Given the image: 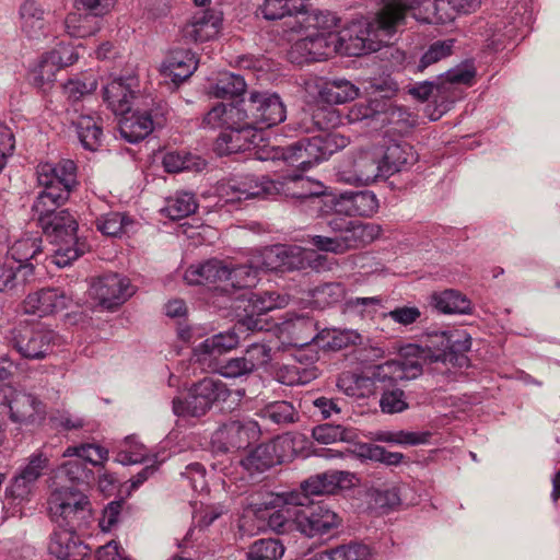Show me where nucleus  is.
<instances>
[{
  "label": "nucleus",
  "mask_w": 560,
  "mask_h": 560,
  "mask_svg": "<svg viewBox=\"0 0 560 560\" xmlns=\"http://www.w3.org/2000/svg\"><path fill=\"white\" fill-rule=\"evenodd\" d=\"M259 415L262 419L277 425L293 424L300 419L298 408L288 400L269 402L260 409Z\"/></svg>",
  "instance_id": "c03bdc74"
},
{
  "label": "nucleus",
  "mask_w": 560,
  "mask_h": 560,
  "mask_svg": "<svg viewBox=\"0 0 560 560\" xmlns=\"http://www.w3.org/2000/svg\"><path fill=\"white\" fill-rule=\"evenodd\" d=\"M132 221L124 213L109 212L96 219L97 230L107 236H118Z\"/></svg>",
  "instance_id": "0e129e2a"
},
{
  "label": "nucleus",
  "mask_w": 560,
  "mask_h": 560,
  "mask_svg": "<svg viewBox=\"0 0 560 560\" xmlns=\"http://www.w3.org/2000/svg\"><path fill=\"white\" fill-rule=\"evenodd\" d=\"M245 91L246 82L243 77L224 72L219 75L209 93L217 98H233L241 96Z\"/></svg>",
  "instance_id": "de8ad7c7"
},
{
  "label": "nucleus",
  "mask_w": 560,
  "mask_h": 560,
  "mask_svg": "<svg viewBox=\"0 0 560 560\" xmlns=\"http://www.w3.org/2000/svg\"><path fill=\"white\" fill-rule=\"evenodd\" d=\"M59 70V66L49 58V52H46L32 71V82L37 88L46 90L56 80Z\"/></svg>",
  "instance_id": "680f3d73"
},
{
  "label": "nucleus",
  "mask_w": 560,
  "mask_h": 560,
  "mask_svg": "<svg viewBox=\"0 0 560 560\" xmlns=\"http://www.w3.org/2000/svg\"><path fill=\"white\" fill-rule=\"evenodd\" d=\"M308 252L296 245H276L264 253V265L269 270L292 271L304 269Z\"/></svg>",
  "instance_id": "4be33fe9"
},
{
  "label": "nucleus",
  "mask_w": 560,
  "mask_h": 560,
  "mask_svg": "<svg viewBox=\"0 0 560 560\" xmlns=\"http://www.w3.org/2000/svg\"><path fill=\"white\" fill-rule=\"evenodd\" d=\"M197 209V202L191 192H177L166 199L163 211L172 220H179L194 213Z\"/></svg>",
  "instance_id": "5fc2aeb1"
},
{
  "label": "nucleus",
  "mask_w": 560,
  "mask_h": 560,
  "mask_svg": "<svg viewBox=\"0 0 560 560\" xmlns=\"http://www.w3.org/2000/svg\"><path fill=\"white\" fill-rule=\"evenodd\" d=\"M165 122L163 107L159 105L155 109L136 112L124 117L119 122L121 137L130 143H137L148 137L155 128L162 127Z\"/></svg>",
  "instance_id": "6ab92c4d"
},
{
  "label": "nucleus",
  "mask_w": 560,
  "mask_h": 560,
  "mask_svg": "<svg viewBox=\"0 0 560 560\" xmlns=\"http://www.w3.org/2000/svg\"><path fill=\"white\" fill-rule=\"evenodd\" d=\"M341 524L339 515L324 502H299L298 530L308 538L330 534Z\"/></svg>",
  "instance_id": "9b49d317"
},
{
  "label": "nucleus",
  "mask_w": 560,
  "mask_h": 560,
  "mask_svg": "<svg viewBox=\"0 0 560 560\" xmlns=\"http://www.w3.org/2000/svg\"><path fill=\"white\" fill-rule=\"evenodd\" d=\"M255 129L249 126L229 128L220 133L214 149L219 155H229L246 151L256 142Z\"/></svg>",
  "instance_id": "c756f323"
},
{
  "label": "nucleus",
  "mask_w": 560,
  "mask_h": 560,
  "mask_svg": "<svg viewBox=\"0 0 560 560\" xmlns=\"http://www.w3.org/2000/svg\"><path fill=\"white\" fill-rule=\"evenodd\" d=\"M348 477L349 475L345 471H326L305 480L302 483V489L306 494L334 493L348 480Z\"/></svg>",
  "instance_id": "37998d69"
},
{
  "label": "nucleus",
  "mask_w": 560,
  "mask_h": 560,
  "mask_svg": "<svg viewBox=\"0 0 560 560\" xmlns=\"http://www.w3.org/2000/svg\"><path fill=\"white\" fill-rule=\"evenodd\" d=\"M49 516L58 527L80 528L91 517V503L85 494L71 488H59L48 500Z\"/></svg>",
  "instance_id": "39448f33"
},
{
  "label": "nucleus",
  "mask_w": 560,
  "mask_h": 560,
  "mask_svg": "<svg viewBox=\"0 0 560 560\" xmlns=\"http://www.w3.org/2000/svg\"><path fill=\"white\" fill-rule=\"evenodd\" d=\"M37 183L43 188H54L67 195L77 186V165L71 160H61L58 163L43 162L36 167Z\"/></svg>",
  "instance_id": "f3484780"
},
{
  "label": "nucleus",
  "mask_w": 560,
  "mask_h": 560,
  "mask_svg": "<svg viewBox=\"0 0 560 560\" xmlns=\"http://www.w3.org/2000/svg\"><path fill=\"white\" fill-rule=\"evenodd\" d=\"M195 55L189 50L172 51L162 66V72L178 84L188 79L197 69Z\"/></svg>",
  "instance_id": "473e14b6"
},
{
  "label": "nucleus",
  "mask_w": 560,
  "mask_h": 560,
  "mask_svg": "<svg viewBox=\"0 0 560 560\" xmlns=\"http://www.w3.org/2000/svg\"><path fill=\"white\" fill-rule=\"evenodd\" d=\"M430 305L443 314H470L472 311L470 300L454 289L433 292L430 296Z\"/></svg>",
  "instance_id": "f704fd0d"
},
{
  "label": "nucleus",
  "mask_w": 560,
  "mask_h": 560,
  "mask_svg": "<svg viewBox=\"0 0 560 560\" xmlns=\"http://www.w3.org/2000/svg\"><path fill=\"white\" fill-rule=\"evenodd\" d=\"M258 436V427L254 421L241 422L237 420L222 424L215 432L218 441L213 445L223 452L246 448Z\"/></svg>",
  "instance_id": "aec40b11"
},
{
  "label": "nucleus",
  "mask_w": 560,
  "mask_h": 560,
  "mask_svg": "<svg viewBox=\"0 0 560 560\" xmlns=\"http://www.w3.org/2000/svg\"><path fill=\"white\" fill-rule=\"evenodd\" d=\"M415 348H411V354L417 357V360L401 359L390 360L380 364L373 369V375L377 383H396L404 380H413L422 373V365L420 359L415 354Z\"/></svg>",
  "instance_id": "a878e982"
},
{
  "label": "nucleus",
  "mask_w": 560,
  "mask_h": 560,
  "mask_svg": "<svg viewBox=\"0 0 560 560\" xmlns=\"http://www.w3.org/2000/svg\"><path fill=\"white\" fill-rule=\"evenodd\" d=\"M296 23L299 24V31L339 33L340 19L330 11L314 10L312 12H301ZM291 30L298 31L295 25H292Z\"/></svg>",
  "instance_id": "c9c22d12"
},
{
  "label": "nucleus",
  "mask_w": 560,
  "mask_h": 560,
  "mask_svg": "<svg viewBox=\"0 0 560 560\" xmlns=\"http://www.w3.org/2000/svg\"><path fill=\"white\" fill-rule=\"evenodd\" d=\"M70 195H67L66 189L65 192H59L54 188H44L38 194L32 206V211L38 221V224H42L43 219L52 218V215L58 212L57 209L65 205Z\"/></svg>",
  "instance_id": "ea45409f"
},
{
  "label": "nucleus",
  "mask_w": 560,
  "mask_h": 560,
  "mask_svg": "<svg viewBox=\"0 0 560 560\" xmlns=\"http://www.w3.org/2000/svg\"><path fill=\"white\" fill-rule=\"evenodd\" d=\"M279 464L290 462L298 455H302L307 446L303 434L284 433L270 441Z\"/></svg>",
  "instance_id": "79ce46f5"
},
{
  "label": "nucleus",
  "mask_w": 560,
  "mask_h": 560,
  "mask_svg": "<svg viewBox=\"0 0 560 560\" xmlns=\"http://www.w3.org/2000/svg\"><path fill=\"white\" fill-rule=\"evenodd\" d=\"M22 32L32 39H38L47 34L45 11L34 1L26 0L20 8Z\"/></svg>",
  "instance_id": "e433bc0d"
},
{
  "label": "nucleus",
  "mask_w": 560,
  "mask_h": 560,
  "mask_svg": "<svg viewBox=\"0 0 560 560\" xmlns=\"http://www.w3.org/2000/svg\"><path fill=\"white\" fill-rule=\"evenodd\" d=\"M327 224L331 232L341 238L346 252L371 244L382 233V228L378 224L351 221L339 217L330 218Z\"/></svg>",
  "instance_id": "4468645a"
},
{
  "label": "nucleus",
  "mask_w": 560,
  "mask_h": 560,
  "mask_svg": "<svg viewBox=\"0 0 560 560\" xmlns=\"http://www.w3.org/2000/svg\"><path fill=\"white\" fill-rule=\"evenodd\" d=\"M229 396L230 389L225 383L219 378L205 377L190 387L185 399H173V411L176 416L201 417L217 402L225 401Z\"/></svg>",
  "instance_id": "0eeeda50"
},
{
  "label": "nucleus",
  "mask_w": 560,
  "mask_h": 560,
  "mask_svg": "<svg viewBox=\"0 0 560 560\" xmlns=\"http://www.w3.org/2000/svg\"><path fill=\"white\" fill-rule=\"evenodd\" d=\"M338 177L347 184L369 185L380 177H387L382 161V148L361 150L343 163Z\"/></svg>",
  "instance_id": "1a4fd4ad"
},
{
  "label": "nucleus",
  "mask_w": 560,
  "mask_h": 560,
  "mask_svg": "<svg viewBox=\"0 0 560 560\" xmlns=\"http://www.w3.org/2000/svg\"><path fill=\"white\" fill-rule=\"evenodd\" d=\"M389 103L385 98H373L368 102L355 103L350 107L347 119L350 124L369 119H378L388 110Z\"/></svg>",
  "instance_id": "49530a36"
},
{
  "label": "nucleus",
  "mask_w": 560,
  "mask_h": 560,
  "mask_svg": "<svg viewBox=\"0 0 560 560\" xmlns=\"http://www.w3.org/2000/svg\"><path fill=\"white\" fill-rule=\"evenodd\" d=\"M77 133L82 145L95 151L102 143V127L92 116H80L75 122Z\"/></svg>",
  "instance_id": "603ef678"
},
{
  "label": "nucleus",
  "mask_w": 560,
  "mask_h": 560,
  "mask_svg": "<svg viewBox=\"0 0 560 560\" xmlns=\"http://www.w3.org/2000/svg\"><path fill=\"white\" fill-rule=\"evenodd\" d=\"M5 340L22 358L43 360L52 352L58 334L45 326L20 324L8 331Z\"/></svg>",
  "instance_id": "6e6552de"
},
{
  "label": "nucleus",
  "mask_w": 560,
  "mask_h": 560,
  "mask_svg": "<svg viewBox=\"0 0 560 560\" xmlns=\"http://www.w3.org/2000/svg\"><path fill=\"white\" fill-rule=\"evenodd\" d=\"M138 88V79L133 75L113 79L103 88V100L114 114L125 115L130 112Z\"/></svg>",
  "instance_id": "5701e85b"
},
{
  "label": "nucleus",
  "mask_w": 560,
  "mask_h": 560,
  "mask_svg": "<svg viewBox=\"0 0 560 560\" xmlns=\"http://www.w3.org/2000/svg\"><path fill=\"white\" fill-rule=\"evenodd\" d=\"M283 330L291 335L290 343L294 347L302 348L317 340L314 335V324L310 318L296 317L294 320L285 322Z\"/></svg>",
  "instance_id": "864d4df0"
},
{
  "label": "nucleus",
  "mask_w": 560,
  "mask_h": 560,
  "mask_svg": "<svg viewBox=\"0 0 560 560\" xmlns=\"http://www.w3.org/2000/svg\"><path fill=\"white\" fill-rule=\"evenodd\" d=\"M90 293L100 305L110 310L125 303L135 293V289L128 278L112 273L94 281Z\"/></svg>",
  "instance_id": "dca6fc26"
},
{
  "label": "nucleus",
  "mask_w": 560,
  "mask_h": 560,
  "mask_svg": "<svg viewBox=\"0 0 560 560\" xmlns=\"http://www.w3.org/2000/svg\"><path fill=\"white\" fill-rule=\"evenodd\" d=\"M247 98H242L235 104H225V124L226 129L237 128L243 126L252 127L249 119L248 106H246Z\"/></svg>",
  "instance_id": "774afa93"
},
{
  "label": "nucleus",
  "mask_w": 560,
  "mask_h": 560,
  "mask_svg": "<svg viewBox=\"0 0 560 560\" xmlns=\"http://www.w3.org/2000/svg\"><path fill=\"white\" fill-rule=\"evenodd\" d=\"M48 464L49 458L44 453L32 454L28 457L27 464L20 469V472L7 488V493L15 499L26 498L31 493L33 485L48 467Z\"/></svg>",
  "instance_id": "393cba45"
},
{
  "label": "nucleus",
  "mask_w": 560,
  "mask_h": 560,
  "mask_svg": "<svg viewBox=\"0 0 560 560\" xmlns=\"http://www.w3.org/2000/svg\"><path fill=\"white\" fill-rule=\"evenodd\" d=\"M319 97L328 104H342L354 100L359 89L346 79L325 81L318 91Z\"/></svg>",
  "instance_id": "a19ab883"
},
{
  "label": "nucleus",
  "mask_w": 560,
  "mask_h": 560,
  "mask_svg": "<svg viewBox=\"0 0 560 560\" xmlns=\"http://www.w3.org/2000/svg\"><path fill=\"white\" fill-rule=\"evenodd\" d=\"M317 343L329 350H341L361 340L360 334L352 329H326L316 335Z\"/></svg>",
  "instance_id": "09e8293b"
},
{
  "label": "nucleus",
  "mask_w": 560,
  "mask_h": 560,
  "mask_svg": "<svg viewBox=\"0 0 560 560\" xmlns=\"http://www.w3.org/2000/svg\"><path fill=\"white\" fill-rule=\"evenodd\" d=\"M97 88L96 77L92 73H85L80 78L68 80L63 85L66 96L77 102L88 94H91Z\"/></svg>",
  "instance_id": "e2e57ef3"
},
{
  "label": "nucleus",
  "mask_w": 560,
  "mask_h": 560,
  "mask_svg": "<svg viewBox=\"0 0 560 560\" xmlns=\"http://www.w3.org/2000/svg\"><path fill=\"white\" fill-rule=\"evenodd\" d=\"M481 0H417L408 7L410 16L427 24H444L454 19V12L468 13Z\"/></svg>",
  "instance_id": "9d476101"
},
{
  "label": "nucleus",
  "mask_w": 560,
  "mask_h": 560,
  "mask_svg": "<svg viewBox=\"0 0 560 560\" xmlns=\"http://www.w3.org/2000/svg\"><path fill=\"white\" fill-rule=\"evenodd\" d=\"M454 39L436 40L429 46L422 55L418 69L424 70L427 67L439 62L440 60L448 57L453 52Z\"/></svg>",
  "instance_id": "69168bd1"
},
{
  "label": "nucleus",
  "mask_w": 560,
  "mask_h": 560,
  "mask_svg": "<svg viewBox=\"0 0 560 560\" xmlns=\"http://www.w3.org/2000/svg\"><path fill=\"white\" fill-rule=\"evenodd\" d=\"M417 0H387L373 21L351 22L337 33L340 54L361 56L380 49L382 44L411 18L408 7Z\"/></svg>",
  "instance_id": "f257e3e1"
},
{
  "label": "nucleus",
  "mask_w": 560,
  "mask_h": 560,
  "mask_svg": "<svg viewBox=\"0 0 560 560\" xmlns=\"http://www.w3.org/2000/svg\"><path fill=\"white\" fill-rule=\"evenodd\" d=\"M382 161L388 177L412 166L418 161V154L407 142L392 143L385 150L382 148Z\"/></svg>",
  "instance_id": "2f4dec72"
},
{
  "label": "nucleus",
  "mask_w": 560,
  "mask_h": 560,
  "mask_svg": "<svg viewBox=\"0 0 560 560\" xmlns=\"http://www.w3.org/2000/svg\"><path fill=\"white\" fill-rule=\"evenodd\" d=\"M40 228L56 246L51 261L60 268L71 265L90 250L88 242L78 237V222L68 210H60L52 218L43 219Z\"/></svg>",
  "instance_id": "7ed1b4c3"
},
{
  "label": "nucleus",
  "mask_w": 560,
  "mask_h": 560,
  "mask_svg": "<svg viewBox=\"0 0 560 560\" xmlns=\"http://www.w3.org/2000/svg\"><path fill=\"white\" fill-rule=\"evenodd\" d=\"M281 501V498L277 497L268 503L265 502L264 505L266 506V509H268L269 505L281 506L280 509L269 514L268 526L279 534H284L292 530L293 527L298 529L299 502H284L280 504Z\"/></svg>",
  "instance_id": "72a5a7b5"
},
{
  "label": "nucleus",
  "mask_w": 560,
  "mask_h": 560,
  "mask_svg": "<svg viewBox=\"0 0 560 560\" xmlns=\"http://www.w3.org/2000/svg\"><path fill=\"white\" fill-rule=\"evenodd\" d=\"M222 19L213 11L196 13L183 28V36L195 43L211 40L220 32Z\"/></svg>",
  "instance_id": "c85d7f7f"
},
{
  "label": "nucleus",
  "mask_w": 560,
  "mask_h": 560,
  "mask_svg": "<svg viewBox=\"0 0 560 560\" xmlns=\"http://www.w3.org/2000/svg\"><path fill=\"white\" fill-rule=\"evenodd\" d=\"M71 298L59 288H46L26 296L23 303L27 314L46 316L69 307Z\"/></svg>",
  "instance_id": "412c9836"
},
{
  "label": "nucleus",
  "mask_w": 560,
  "mask_h": 560,
  "mask_svg": "<svg viewBox=\"0 0 560 560\" xmlns=\"http://www.w3.org/2000/svg\"><path fill=\"white\" fill-rule=\"evenodd\" d=\"M325 187L320 182L314 180L301 174H289L269 179L262 176H245L243 180H231L223 191L228 202L246 200L249 198H271L283 196L285 198L311 201L319 207L324 205Z\"/></svg>",
  "instance_id": "f03ea898"
},
{
  "label": "nucleus",
  "mask_w": 560,
  "mask_h": 560,
  "mask_svg": "<svg viewBox=\"0 0 560 560\" xmlns=\"http://www.w3.org/2000/svg\"><path fill=\"white\" fill-rule=\"evenodd\" d=\"M312 435L317 442L323 444L336 442L354 443L359 438L355 429L330 423L315 427Z\"/></svg>",
  "instance_id": "a18cd8bd"
},
{
  "label": "nucleus",
  "mask_w": 560,
  "mask_h": 560,
  "mask_svg": "<svg viewBox=\"0 0 560 560\" xmlns=\"http://www.w3.org/2000/svg\"><path fill=\"white\" fill-rule=\"evenodd\" d=\"M77 528L58 527L50 536L48 550L60 560H84L89 547L75 533Z\"/></svg>",
  "instance_id": "b1692460"
},
{
  "label": "nucleus",
  "mask_w": 560,
  "mask_h": 560,
  "mask_svg": "<svg viewBox=\"0 0 560 560\" xmlns=\"http://www.w3.org/2000/svg\"><path fill=\"white\" fill-rule=\"evenodd\" d=\"M246 106L249 112V124L255 130L276 126L287 117L285 106L276 93L252 91Z\"/></svg>",
  "instance_id": "f8f14e48"
},
{
  "label": "nucleus",
  "mask_w": 560,
  "mask_h": 560,
  "mask_svg": "<svg viewBox=\"0 0 560 560\" xmlns=\"http://www.w3.org/2000/svg\"><path fill=\"white\" fill-rule=\"evenodd\" d=\"M377 383L373 373L368 375L343 372L337 381L338 388L349 397L366 398L375 394Z\"/></svg>",
  "instance_id": "4c0bfd02"
},
{
  "label": "nucleus",
  "mask_w": 560,
  "mask_h": 560,
  "mask_svg": "<svg viewBox=\"0 0 560 560\" xmlns=\"http://www.w3.org/2000/svg\"><path fill=\"white\" fill-rule=\"evenodd\" d=\"M258 320L247 316L238 320L231 330L213 335L194 348L192 359L202 369L217 370L218 358L225 352L235 349L241 340L240 332L245 330H260Z\"/></svg>",
  "instance_id": "423d86ee"
},
{
  "label": "nucleus",
  "mask_w": 560,
  "mask_h": 560,
  "mask_svg": "<svg viewBox=\"0 0 560 560\" xmlns=\"http://www.w3.org/2000/svg\"><path fill=\"white\" fill-rule=\"evenodd\" d=\"M100 15L91 12H70L65 19V30L71 37L83 38L94 35L101 28Z\"/></svg>",
  "instance_id": "58836bf2"
},
{
  "label": "nucleus",
  "mask_w": 560,
  "mask_h": 560,
  "mask_svg": "<svg viewBox=\"0 0 560 560\" xmlns=\"http://www.w3.org/2000/svg\"><path fill=\"white\" fill-rule=\"evenodd\" d=\"M305 0H266L261 12L267 20H278L284 16H291L295 13L301 14Z\"/></svg>",
  "instance_id": "4d7b16f0"
},
{
  "label": "nucleus",
  "mask_w": 560,
  "mask_h": 560,
  "mask_svg": "<svg viewBox=\"0 0 560 560\" xmlns=\"http://www.w3.org/2000/svg\"><path fill=\"white\" fill-rule=\"evenodd\" d=\"M440 347L432 350L430 347L422 348L417 346L415 348V354L421 360L430 362L446 361L450 353L466 352L471 347V338L466 332H455L447 335L443 332L441 335Z\"/></svg>",
  "instance_id": "bb28decb"
},
{
  "label": "nucleus",
  "mask_w": 560,
  "mask_h": 560,
  "mask_svg": "<svg viewBox=\"0 0 560 560\" xmlns=\"http://www.w3.org/2000/svg\"><path fill=\"white\" fill-rule=\"evenodd\" d=\"M311 294L313 303L319 308H325L342 301L346 289L340 282H329L315 287Z\"/></svg>",
  "instance_id": "6e6d98bb"
},
{
  "label": "nucleus",
  "mask_w": 560,
  "mask_h": 560,
  "mask_svg": "<svg viewBox=\"0 0 560 560\" xmlns=\"http://www.w3.org/2000/svg\"><path fill=\"white\" fill-rule=\"evenodd\" d=\"M60 472L65 475L68 480L78 485L89 486L94 480V474L86 465L77 457L66 462Z\"/></svg>",
  "instance_id": "338daca9"
},
{
  "label": "nucleus",
  "mask_w": 560,
  "mask_h": 560,
  "mask_svg": "<svg viewBox=\"0 0 560 560\" xmlns=\"http://www.w3.org/2000/svg\"><path fill=\"white\" fill-rule=\"evenodd\" d=\"M228 261L219 259H210L203 264L190 266L184 275V279L188 284H214L225 282L229 277Z\"/></svg>",
  "instance_id": "7c9ffc66"
},
{
  "label": "nucleus",
  "mask_w": 560,
  "mask_h": 560,
  "mask_svg": "<svg viewBox=\"0 0 560 560\" xmlns=\"http://www.w3.org/2000/svg\"><path fill=\"white\" fill-rule=\"evenodd\" d=\"M229 265V277L225 282H229L231 287L235 289H248L255 287L259 281L260 268L250 265H234L232 261H228Z\"/></svg>",
  "instance_id": "3c124183"
},
{
  "label": "nucleus",
  "mask_w": 560,
  "mask_h": 560,
  "mask_svg": "<svg viewBox=\"0 0 560 560\" xmlns=\"http://www.w3.org/2000/svg\"><path fill=\"white\" fill-rule=\"evenodd\" d=\"M284 553V547L277 539H258L247 551V560H278Z\"/></svg>",
  "instance_id": "13d9d810"
},
{
  "label": "nucleus",
  "mask_w": 560,
  "mask_h": 560,
  "mask_svg": "<svg viewBox=\"0 0 560 560\" xmlns=\"http://www.w3.org/2000/svg\"><path fill=\"white\" fill-rule=\"evenodd\" d=\"M305 36L298 39L290 51L291 58L299 62L320 61L340 54L337 33H315L304 31Z\"/></svg>",
  "instance_id": "ddd939ff"
},
{
  "label": "nucleus",
  "mask_w": 560,
  "mask_h": 560,
  "mask_svg": "<svg viewBox=\"0 0 560 560\" xmlns=\"http://www.w3.org/2000/svg\"><path fill=\"white\" fill-rule=\"evenodd\" d=\"M364 555V546L350 544L317 552L307 560H361Z\"/></svg>",
  "instance_id": "052dcab7"
},
{
  "label": "nucleus",
  "mask_w": 560,
  "mask_h": 560,
  "mask_svg": "<svg viewBox=\"0 0 560 560\" xmlns=\"http://www.w3.org/2000/svg\"><path fill=\"white\" fill-rule=\"evenodd\" d=\"M324 206L337 215L371 217L376 212L378 201L376 196L369 190L346 191L339 196H325Z\"/></svg>",
  "instance_id": "2eb2a0df"
},
{
  "label": "nucleus",
  "mask_w": 560,
  "mask_h": 560,
  "mask_svg": "<svg viewBox=\"0 0 560 560\" xmlns=\"http://www.w3.org/2000/svg\"><path fill=\"white\" fill-rule=\"evenodd\" d=\"M42 253V238L35 235H26L9 248V260L18 264L14 266L19 273H22L23 282L34 272L33 265L28 264L31 259H35Z\"/></svg>",
  "instance_id": "cd10ccee"
},
{
  "label": "nucleus",
  "mask_w": 560,
  "mask_h": 560,
  "mask_svg": "<svg viewBox=\"0 0 560 560\" xmlns=\"http://www.w3.org/2000/svg\"><path fill=\"white\" fill-rule=\"evenodd\" d=\"M243 466L250 471H264L272 466L279 465L275 450L269 442L255 447L242 459Z\"/></svg>",
  "instance_id": "8fccbe9b"
},
{
  "label": "nucleus",
  "mask_w": 560,
  "mask_h": 560,
  "mask_svg": "<svg viewBox=\"0 0 560 560\" xmlns=\"http://www.w3.org/2000/svg\"><path fill=\"white\" fill-rule=\"evenodd\" d=\"M9 418L12 422L25 427H38L46 419V408L36 396L14 392L8 398Z\"/></svg>",
  "instance_id": "a211bd4d"
},
{
  "label": "nucleus",
  "mask_w": 560,
  "mask_h": 560,
  "mask_svg": "<svg viewBox=\"0 0 560 560\" xmlns=\"http://www.w3.org/2000/svg\"><path fill=\"white\" fill-rule=\"evenodd\" d=\"M350 143V138L337 131L323 132L320 135L303 138L299 141L281 148L278 158L290 165H298L302 170L326 161L334 153L345 149Z\"/></svg>",
  "instance_id": "20e7f679"
},
{
  "label": "nucleus",
  "mask_w": 560,
  "mask_h": 560,
  "mask_svg": "<svg viewBox=\"0 0 560 560\" xmlns=\"http://www.w3.org/2000/svg\"><path fill=\"white\" fill-rule=\"evenodd\" d=\"M65 456L77 457L85 465L86 463L93 466L102 465L108 456L107 450L95 444H81L78 446H69L63 453Z\"/></svg>",
  "instance_id": "bf43d9fd"
}]
</instances>
